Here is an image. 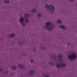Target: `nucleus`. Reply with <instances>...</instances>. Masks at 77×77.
I'll return each mask as SVG.
<instances>
[{"mask_svg":"<svg viewBox=\"0 0 77 77\" xmlns=\"http://www.w3.org/2000/svg\"><path fill=\"white\" fill-rule=\"evenodd\" d=\"M14 36V34H12L10 36V37H13V36Z\"/></svg>","mask_w":77,"mask_h":77,"instance_id":"2eb2a0df","label":"nucleus"},{"mask_svg":"<svg viewBox=\"0 0 77 77\" xmlns=\"http://www.w3.org/2000/svg\"><path fill=\"white\" fill-rule=\"evenodd\" d=\"M59 27L60 28H62V29H65V28L62 26H60Z\"/></svg>","mask_w":77,"mask_h":77,"instance_id":"9b49d317","label":"nucleus"},{"mask_svg":"<svg viewBox=\"0 0 77 77\" xmlns=\"http://www.w3.org/2000/svg\"><path fill=\"white\" fill-rule=\"evenodd\" d=\"M76 56L74 54H72L71 55H69L68 57V58L71 59H75Z\"/></svg>","mask_w":77,"mask_h":77,"instance_id":"7ed1b4c3","label":"nucleus"},{"mask_svg":"<svg viewBox=\"0 0 77 77\" xmlns=\"http://www.w3.org/2000/svg\"><path fill=\"white\" fill-rule=\"evenodd\" d=\"M24 21V18H22L21 19H20V21L21 23L22 24V26H24V23H23V21Z\"/></svg>","mask_w":77,"mask_h":77,"instance_id":"20e7f679","label":"nucleus"},{"mask_svg":"<svg viewBox=\"0 0 77 77\" xmlns=\"http://www.w3.org/2000/svg\"><path fill=\"white\" fill-rule=\"evenodd\" d=\"M58 57L59 58V60L60 61L62 60V56L61 55H58Z\"/></svg>","mask_w":77,"mask_h":77,"instance_id":"6e6552de","label":"nucleus"},{"mask_svg":"<svg viewBox=\"0 0 77 77\" xmlns=\"http://www.w3.org/2000/svg\"><path fill=\"white\" fill-rule=\"evenodd\" d=\"M57 67L58 68H60V67H61V65L59 64H57Z\"/></svg>","mask_w":77,"mask_h":77,"instance_id":"ddd939ff","label":"nucleus"},{"mask_svg":"<svg viewBox=\"0 0 77 77\" xmlns=\"http://www.w3.org/2000/svg\"><path fill=\"white\" fill-rule=\"evenodd\" d=\"M3 71V70L2 69H0V71Z\"/></svg>","mask_w":77,"mask_h":77,"instance_id":"a211bd4d","label":"nucleus"},{"mask_svg":"<svg viewBox=\"0 0 77 77\" xmlns=\"http://www.w3.org/2000/svg\"><path fill=\"white\" fill-rule=\"evenodd\" d=\"M29 15L27 14H26L24 15V17L25 18H27Z\"/></svg>","mask_w":77,"mask_h":77,"instance_id":"0eeeda50","label":"nucleus"},{"mask_svg":"<svg viewBox=\"0 0 77 77\" xmlns=\"http://www.w3.org/2000/svg\"><path fill=\"white\" fill-rule=\"evenodd\" d=\"M45 77H49V76H46Z\"/></svg>","mask_w":77,"mask_h":77,"instance_id":"412c9836","label":"nucleus"},{"mask_svg":"<svg viewBox=\"0 0 77 77\" xmlns=\"http://www.w3.org/2000/svg\"><path fill=\"white\" fill-rule=\"evenodd\" d=\"M29 21V20L28 19H26V22H28Z\"/></svg>","mask_w":77,"mask_h":77,"instance_id":"f3484780","label":"nucleus"},{"mask_svg":"<svg viewBox=\"0 0 77 77\" xmlns=\"http://www.w3.org/2000/svg\"><path fill=\"white\" fill-rule=\"evenodd\" d=\"M46 29H47L48 30H50L53 27V24L50 23H46V26L45 27Z\"/></svg>","mask_w":77,"mask_h":77,"instance_id":"f257e3e1","label":"nucleus"},{"mask_svg":"<svg viewBox=\"0 0 77 77\" xmlns=\"http://www.w3.org/2000/svg\"><path fill=\"white\" fill-rule=\"evenodd\" d=\"M9 0H5V3H9Z\"/></svg>","mask_w":77,"mask_h":77,"instance_id":"f8f14e48","label":"nucleus"},{"mask_svg":"<svg viewBox=\"0 0 77 77\" xmlns=\"http://www.w3.org/2000/svg\"><path fill=\"white\" fill-rule=\"evenodd\" d=\"M51 11H54V10H51Z\"/></svg>","mask_w":77,"mask_h":77,"instance_id":"4be33fe9","label":"nucleus"},{"mask_svg":"<svg viewBox=\"0 0 77 77\" xmlns=\"http://www.w3.org/2000/svg\"><path fill=\"white\" fill-rule=\"evenodd\" d=\"M45 8H46L48 9L49 10H54V7H53V6L52 5H45Z\"/></svg>","mask_w":77,"mask_h":77,"instance_id":"f03ea898","label":"nucleus"},{"mask_svg":"<svg viewBox=\"0 0 77 77\" xmlns=\"http://www.w3.org/2000/svg\"><path fill=\"white\" fill-rule=\"evenodd\" d=\"M41 14L40 13V14H38V17H41Z\"/></svg>","mask_w":77,"mask_h":77,"instance_id":"4468645a","label":"nucleus"},{"mask_svg":"<svg viewBox=\"0 0 77 77\" xmlns=\"http://www.w3.org/2000/svg\"><path fill=\"white\" fill-rule=\"evenodd\" d=\"M69 1H70V2H73L74 1V0H69Z\"/></svg>","mask_w":77,"mask_h":77,"instance_id":"6ab92c4d","label":"nucleus"},{"mask_svg":"<svg viewBox=\"0 0 77 77\" xmlns=\"http://www.w3.org/2000/svg\"><path fill=\"white\" fill-rule=\"evenodd\" d=\"M11 69L14 70L16 69H17V67L15 66H13V67H11Z\"/></svg>","mask_w":77,"mask_h":77,"instance_id":"423d86ee","label":"nucleus"},{"mask_svg":"<svg viewBox=\"0 0 77 77\" xmlns=\"http://www.w3.org/2000/svg\"><path fill=\"white\" fill-rule=\"evenodd\" d=\"M57 23H58L59 24H60V23H62V21H61L60 20H58L57 21Z\"/></svg>","mask_w":77,"mask_h":77,"instance_id":"1a4fd4ad","label":"nucleus"},{"mask_svg":"<svg viewBox=\"0 0 77 77\" xmlns=\"http://www.w3.org/2000/svg\"><path fill=\"white\" fill-rule=\"evenodd\" d=\"M36 11V10H32V12H35Z\"/></svg>","mask_w":77,"mask_h":77,"instance_id":"dca6fc26","label":"nucleus"},{"mask_svg":"<svg viewBox=\"0 0 77 77\" xmlns=\"http://www.w3.org/2000/svg\"><path fill=\"white\" fill-rule=\"evenodd\" d=\"M18 67L20 68H24V66L23 64H19L18 65Z\"/></svg>","mask_w":77,"mask_h":77,"instance_id":"39448f33","label":"nucleus"},{"mask_svg":"<svg viewBox=\"0 0 77 77\" xmlns=\"http://www.w3.org/2000/svg\"><path fill=\"white\" fill-rule=\"evenodd\" d=\"M31 74H32L33 73V71H32L31 72Z\"/></svg>","mask_w":77,"mask_h":77,"instance_id":"aec40b11","label":"nucleus"},{"mask_svg":"<svg viewBox=\"0 0 77 77\" xmlns=\"http://www.w3.org/2000/svg\"><path fill=\"white\" fill-rule=\"evenodd\" d=\"M66 66V64H61V67H63V66Z\"/></svg>","mask_w":77,"mask_h":77,"instance_id":"9d476101","label":"nucleus"}]
</instances>
